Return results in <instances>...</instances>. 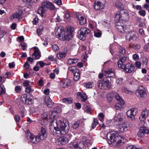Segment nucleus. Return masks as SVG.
<instances>
[{"label": "nucleus", "instance_id": "f257e3e1", "mask_svg": "<svg viewBox=\"0 0 149 149\" xmlns=\"http://www.w3.org/2000/svg\"><path fill=\"white\" fill-rule=\"evenodd\" d=\"M49 114L50 116H49V122L50 123L51 125L53 126L54 128H56V127H58V125L57 120L54 118L55 116L57 114V111H50ZM59 122L60 129L58 127L55 129L56 130L59 132L61 134L65 135L66 134L69 132L70 129L68 122H64L61 120H59Z\"/></svg>", "mask_w": 149, "mask_h": 149}, {"label": "nucleus", "instance_id": "f03ea898", "mask_svg": "<svg viewBox=\"0 0 149 149\" xmlns=\"http://www.w3.org/2000/svg\"><path fill=\"white\" fill-rule=\"evenodd\" d=\"M118 133L117 131H113L108 133L107 135L109 143L112 144L114 147H120L122 143V140L124 139L123 136L116 135Z\"/></svg>", "mask_w": 149, "mask_h": 149}, {"label": "nucleus", "instance_id": "7ed1b4c3", "mask_svg": "<svg viewBox=\"0 0 149 149\" xmlns=\"http://www.w3.org/2000/svg\"><path fill=\"white\" fill-rule=\"evenodd\" d=\"M55 34L58 36L59 39L61 40H69L72 37L71 35H68V33H65L64 31V28L60 26L55 30Z\"/></svg>", "mask_w": 149, "mask_h": 149}, {"label": "nucleus", "instance_id": "20e7f679", "mask_svg": "<svg viewBox=\"0 0 149 149\" xmlns=\"http://www.w3.org/2000/svg\"><path fill=\"white\" fill-rule=\"evenodd\" d=\"M97 86L102 89H109L111 88V83L109 79H107L104 81H103L99 80L97 82Z\"/></svg>", "mask_w": 149, "mask_h": 149}, {"label": "nucleus", "instance_id": "39448f33", "mask_svg": "<svg viewBox=\"0 0 149 149\" xmlns=\"http://www.w3.org/2000/svg\"><path fill=\"white\" fill-rule=\"evenodd\" d=\"M90 32V30L88 28H82L78 32V36L80 40H84Z\"/></svg>", "mask_w": 149, "mask_h": 149}, {"label": "nucleus", "instance_id": "423d86ee", "mask_svg": "<svg viewBox=\"0 0 149 149\" xmlns=\"http://www.w3.org/2000/svg\"><path fill=\"white\" fill-rule=\"evenodd\" d=\"M26 135L27 139L32 143H37L40 140L38 136H34L28 130L26 132Z\"/></svg>", "mask_w": 149, "mask_h": 149}, {"label": "nucleus", "instance_id": "0eeeda50", "mask_svg": "<svg viewBox=\"0 0 149 149\" xmlns=\"http://www.w3.org/2000/svg\"><path fill=\"white\" fill-rule=\"evenodd\" d=\"M106 3L105 0H96L94 4V9L96 10H100L103 9Z\"/></svg>", "mask_w": 149, "mask_h": 149}, {"label": "nucleus", "instance_id": "6e6552de", "mask_svg": "<svg viewBox=\"0 0 149 149\" xmlns=\"http://www.w3.org/2000/svg\"><path fill=\"white\" fill-rule=\"evenodd\" d=\"M135 68L134 64L128 63L121 69H123L126 72L131 73L134 70Z\"/></svg>", "mask_w": 149, "mask_h": 149}, {"label": "nucleus", "instance_id": "1a4fd4ad", "mask_svg": "<svg viewBox=\"0 0 149 149\" xmlns=\"http://www.w3.org/2000/svg\"><path fill=\"white\" fill-rule=\"evenodd\" d=\"M138 36V33L135 31L130 32L128 33L126 36V40L131 41L136 40Z\"/></svg>", "mask_w": 149, "mask_h": 149}, {"label": "nucleus", "instance_id": "9d476101", "mask_svg": "<svg viewBox=\"0 0 149 149\" xmlns=\"http://www.w3.org/2000/svg\"><path fill=\"white\" fill-rule=\"evenodd\" d=\"M137 112V109L134 108L128 110L126 114L128 117L133 120L134 118V116L136 114Z\"/></svg>", "mask_w": 149, "mask_h": 149}, {"label": "nucleus", "instance_id": "9b49d317", "mask_svg": "<svg viewBox=\"0 0 149 149\" xmlns=\"http://www.w3.org/2000/svg\"><path fill=\"white\" fill-rule=\"evenodd\" d=\"M50 116L49 112H45L42 115V119L41 120V123L44 125L48 124L49 121V116Z\"/></svg>", "mask_w": 149, "mask_h": 149}, {"label": "nucleus", "instance_id": "f8f14e48", "mask_svg": "<svg viewBox=\"0 0 149 149\" xmlns=\"http://www.w3.org/2000/svg\"><path fill=\"white\" fill-rule=\"evenodd\" d=\"M149 133V129L145 127H140L139 131L137 134L140 137H143L145 134H148Z\"/></svg>", "mask_w": 149, "mask_h": 149}, {"label": "nucleus", "instance_id": "ddd939ff", "mask_svg": "<svg viewBox=\"0 0 149 149\" xmlns=\"http://www.w3.org/2000/svg\"><path fill=\"white\" fill-rule=\"evenodd\" d=\"M138 97L140 98H145L147 96V93L146 90L144 88L141 89L139 88L136 92Z\"/></svg>", "mask_w": 149, "mask_h": 149}, {"label": "nucleus", "instance_id": "4468645a", "mask_svg": "<svg viewBox=\"0 0 149 149\" xmlns=\"http://www.w3.org/2000/svg\"><path fill=\"white\" fill-rule=\"evenodd\" d=\"M124 13V12L122 10L120 11H118L116 13L115 19L117 23L123 20Z\"/></svg>", "mask_w": 149, "mask_h": 149}, {"label": "nucleus", "instance_id": "2eb2a0df", "mask_svg": "<svg viewBox=\"0 0 149 149\" xmlns=\"http://www.w3.org/2000/svg\"><path fill=\"white\" fill-rule=\"evenodd\" d=\"M42 7L48 8L50 10H54L55 8V6L51 2L46 1L42 3Z\"/></svg>", "mask_w": 149, "mask_h": 149}, {"label": "nucleus", "instance_id": "dca6fc26", "mask_svg": "<svg viewBox=\"0 0 149 149\" xmlns=\"http://www.w3.org/2000/svg\"><path fill=\"white\" fill-rule=\"evenodd\" d=\"M116 28L119 31L123 33L125 32L126 29V25L119 23H118L116 25Z\"/></svg>", "mask_w": 149, "mask_h": 149}, {"label": "nucleus", "instance_id": "f3484780", "mask_svg": "<svg viewBox=\"0 0 149 149\" xmlns=\"http://www.w3.org/2000/svg\"><path fill=\"white\" fill-rule=\"evenodd\" d=\"M148 111L146 109L143 110L142 111L141 115L139 117V119L141 121L143 122L145 119L148 116Z\"/></svg>", "mask_w": 149, "mask_h": 149}, {"label": "nucleus", "instance_id": "a211bd4d", "mask_svg": "<svg viewBox=\"0 0 149 149\" xmlns=\"http://www.w3.org/2000/svg\"><path fill=\"white\" fill-rule=\"evenodd\" d=\"M68 140L67 137L65 136H62L56 140V142L59 143L58 144H60L63 145L66 144Z\"/></svg>", "mask_w": 149, "mask_h": 149}, {"label": "nucleus", "instance_id": "6ab92c4d", "mask_svg": "<svg viewBox=\"0 0 149 149\" xmlns=\"http://www.w3.org/2000/svg\"><path fill=\"white\" fill-rule=\"evenodd\" d=\"M127 57L125 56L121 57L119 59L118 62V65L119 68H121L125 65L124 63L127 60Z\"/></svg>", "mask_w": 149, "mask_h": 149}, {"label": "nucleus", "instance_id": "aec40b11", "mask_svg": "<svg viewBox=\"0 0 149 149\" xmlns=\"http://www.w3.org/2000/svg\"><path fill=\"white\" fill-rule=\"evenodd\" d=\"M22 18V13H19V12H16L14 13L10 16V19L12 20H13L15 18L19 19Z\"/></svg>", "mask_w": 149, "mask_h": 149}, {"label": "nucleus", "instance_id": "412c9836", "mask_svg": "<svg viewBox=\"0 0 149 149\" xmlns=\"http://www.w3.org/2000/svg\"><path fill=\"white\" fill-rule=\"evenodd\" d=\"M105 76L108 78V79L109 78L110 81H111V79L110 77H113L114 76V74L112 70H109L105 71Z\"/></svg>", "mask_w": 149, "mask_h": 149}, {"label": "nucleus", "instance_id": "4be33fe9", "mask_svg": "<svg viewBox=\"0 0 149 149\" xmlns=\"http://www.w3.org/2000/svg\"><path fill=\"white\" fill-rule=\"evenodd\" d=\"M114 119L116 121L121 122L123 120V116L122 113H119L116 115Z\"/></svg>", "mask_w": 149, "mask_h": 149}, {"label": "nucleus", "instance_id": "5701e85b", "mask_svg": "<svg viewBox=\"0 0 149 149\" xmlns=\"http://www.w3.org/2000/svg\"><path fill=\"white\" fill-rule=\"evenodd\" d=\"M40 54L39 52L38 49H35L34 53L32 54L33 58L35 59H38L40 58Z\"/></svg>", "mask_w": 149, "mask_h": 149}, {"label": "nucleus", "instance_id": "b1692460", "mask_svg": "<svg viewBox=\"0 0 149 149\" xmlns=\"http://www.w3.org/2000/svg\"><path fill=\"white\" fill-rule=\"evenodd\" d=\"M45 102L49 107H51L52 106L53 102L52 100L48 96L45 97Z\"/></svg>", "mask_w": 149, "mask_h": 149}, {"label": "nucleus", "instance_id": "393cba45", "mask_svg": "<svg viewBox=\"0 0 149 149\" xmlns=\"http://www.w3.org/2000/svg\"><path fill=\"white\" fill-rule=\"evenodd\" d=\"M114 97L116 100L120 102L122 104H124V102L120 97L119 94L115 92H114Z\"/></svg>", "mask_w": 149, "mask_h": 149}, {"label": "nucleus", "instance_id": "a878e982", "mask_svg": "<svg viewBox=\"0 0 149 149\" xmlns=\"http://www.w3.org/2000/svg\"><path fill=\"white\" fill-rule=\"evenodd\" d=\"M70 81L68 79H66L61 82V86L63 88H66L70 85Z\"/></svg>", "mask_w": 149, "mask_h": 149}, {"label": "nucleus", "instance_id": "bb28decb", "mask_svg": "<svg viewBox=\"0 0 149 149\" xmlns=\"http://www.w3.org/2000/svg\"><path fill=\"white\" fill-rule=\"evenodd\" d=\"M118 127L120 131L121 132H123L127 130L125 123L119 124Z\"/></svg>", "mask_w": 149, "mask_h": 149}, {"label": "nucleus", "instance_id": "cd10ccee", "mask_svg": "<svg viewBox=\"0 0 149 149\" xmlns=\"http://www.w3.org/2000/svg\"><path fill=\"white\" fill-rule=\"evenodd\" d=\"M84 146V144L83 142H81L79 143H75V146L72 149H83Z\"/></svg>", "mask_w": 149, "mask_h": 149}, {"label": "nucleus", "instance_id": "c85d7f7f", "mask_svg": "<svg viewBox=\"0 0 149 149\" xmlns=\"http://www.w3.org/2000/svg\"><path fill=\"white\" fill-rule=\"evenodd\" d=\"M129 47L134 49L138 50L141 48L140 45L136 43H131L129 44Z\"/></svg>", "mask_w": 149, "mask_h": 149}, {"label": "nucleus", "instance_id": "c756f323", "mask_svg": "<svg viewBox=\"0 0 149 149\" xmlns=\"http://www.w3.org/2000/svg\"><path fill=\"white\" fill-rule=\"evenodd\" d=\"M77 17L79 20L80 24L81 25H83L86 23V19L83 16L79 15L77 16Z\"/></svg>", "mask_w": 149, "mask_h": 149}, {"label": "nucleus", "instance_id": "7c9ffc66", "mask_svg": "<svg viewBox=\"0 0 149 149\" xmlns=\"http://www.w3.org/2000/svg\"><path fill=\"white\" fill-rule=\"evenodd\" d=\"M62 100L63 102L67 104L72 103L73 101L72 99L70 97L64 98L62 99Z\"/></svg>", "mask_w": 149, "mask_h": 149}, {"label": "nucleus", "instance_id": "2f4dec72", "mask_svg": "<svg viewBox=\"0 0 149 149\" xmlns=\"http://www.w3.org/2000/svg\"><path fill=\"white\" fill-rule=\"evenodd\" d=\"M66 55V53L65 52H59L57 54V56L59 59H63L65 57Z\"/></svg>", "mask_w": 149, "mask_h": 149}, {"label": "nucleus", "instance_id": "473e14b6", "mask_svg": "<svg viewBox=\"0 0 149 149\" xmlns=\"http://www.w3.org/2000/svg\"><path fill=\"white\" fill-rule=\"evenodd\" d=\"M73 74L74 75V80L76 81H78L79 79L80 75L79 70H78V71H76Z\"/></svg>", "mask_w": 149, "mask_h": 149}, {"label": "nucleus", "instance_id": "72a5a7b5", "mask_svg": "<svg viewBox=\"0 0 149 149\" xmlns=\"http://www.w3.org/2000/svg\"><path fill=\"white\" fill-rule=\"evenodd\" d=\"M114 97V92H111L107 95V100L109 102H111L112 100L113 97Z\"/></svg>", "mask_w": 149, "mask_h": 149}, {"label": "nucleus", "instance_id": "f704fd0d", "mask_svg": "<svg viewBox=\"0 0 149 149\" xmlns=\"http://www.w3.org/2000/svg\"><path fill=\"white\" fill-rule=\"evenodd\" d=\"M44 7H42L39 8L38 10V12L41 15H43L45 14L46 12V9L44 8Z\"/></svg>", "mask_w": 149, "mask_h": 149}, {"label": "nucleus", "instance_id": "c9c22d12", "mask_svg": "<svg viewBox=\"0 0 149 149\" xmlns=\"http://www.w3.org/2000/svg\"><path fill=\"white\" fill-rule=\"evenodd\" d=\"M83 109L87 113H89L91 111L90 107L86 104L84 105L83 107Z\"/></svg>", "mask_w": 149, "mask_h": 149}, {"label": "nucleus", "instance_id": "e433bc0d", "mask_svg": "<svg viewBox=\"0 0 149 149\" xmlns=\"http://www.w3.org/2000/svg\"><path fill=\"white\" fill-rule=\"evenodd\" d=\"M69 70L72 72L73 74L76 71H78V70L77 69V67L75 66L70 67L69 68Z\"/></svg>", "mask_w": 149, "mask_h": 149}, {"label": "nucleus", "instance_id": "4c0bfd02", "mask_svg": "<svg viewBox=\"0 0 149 149\" xmlns=\"http://www.w3.org/2000/svg\"><path fill=\"white\" fill-rule=\"evenodd\" d=\"M38 136L40 140H43L46 138L47 134H43L39 132Z\"/></svg>", "mask_w": 149, "mask_h": 149}, {"label": "nucleus", "instance_id": "58836bf2", "mask_svg": "<svg viewBox=\"0 0 149 149\" xmlns=\"http://www.w3.org/2000/svg\"><path fill=\"white\" fill-rule=\"evenodd\" d=\"M98 121L97 119L94 118V121L92 123L91 125L92 128L93 129L95 128L96 125L98 124Z\"/></svg>", "mask_w": 149, "mask_h": 149}, {"label": "nucleus", "instance_id": "ea45409f", "mask_svg": "<svg viewBox=\"0 0 149 149\" xmlns=\"http://www.w3.org/2000/svg\"><path fill=\"white\" fill-rule=\"evenodd\" d=\"M79 93L81 95V100L83 102H85L86 101L87 98V97L86 94H81L80 93Z\"/></svg>", "mask_w": 149, "mask_h": 149}, {"label": "nucleus", "instance_id": "a19ab883", "mask_svg": "<svg viewBox=\"0 0 149 149\" xmlns=\"http://www.w3.org/2000/svg\"><path fill=\"white\" fill-rule=\"evenodd\" d=\"M2 85L0 84V95L5 93L6 90L3 86H2Z\"/></svg>", "mask_w": 149, "mask_h": 149}, {"label": "nucleus", "instance_id": "79ce46f5", "mask_svg": "<svg viewBox=\"0 0 149 149\" xmlns=\"http://www.w3.org/2000/svg\"><path fill=\"white\" fill-rule=\"evenodd\" d=\"M116 6L118 9H120L122 10L123 8V4L121 2H118L115 4Z\"/></svg>", "mask_w": 149, "mask_h": 149}, {"label": "nucleus", "instance_id": "37998d69", "mask_svg": "<svg viewBox=\"0 0 149 149\" xmlns=\"http://www.w3.org/2000/svg\"><path fill=\"white\" fill-rule=\"evenodd\" d=\"M102 34V33L100 31H96L94 32V36L97 38L100 37Z\"/></svg>", "mask_w": 149, "mask_h": 149}, {"label": "nucleus", "instance_id": "c03bdc74", "mask_svg": "<svg viewBox=\"0 0 149 149\" xmlns=\"http://www.w3.org/2000/svg\"><path fill=\"white\" fill-rule=\"evenodd\" d=\"M123 104H122L119 102L117 103L116 104L115 108L117 110H118L121 108L123 106Z\"/></svg>", "mask_w": 149, "mask_h": 149}, {"label": "nucleus", "instance_id": "a18cd8bd", "mask_svg": "<svg viewBox=\"0 0 149 149\" xmlns=\"http://www.w3.org/2000/svg\"><path fill=\"white\" fill-rule=\"evenodd\" d=\"M116 82L117 84L119 85L122 84L124 83V80L122 78H118L116 80Z\"/></svg>", "mask_w": 149, "mask_h": 149}, {"label": "nucleus", "instance_id": "49530a36", "mask_svg": "<svg viewBox=\"0 0 149 149\" xmlns=\"http://www.w3.org/2000/svg\"><path fill=\"white\" fill-rule=\"evenodd\" d=\"M70 16L69 13H67L65 15V20L67 22H69L70 20Z\"/></svg>", "mask_w": 149, "mask_h": 149}, {"label": "nucleus", "instance_id": "de8ad7c7", "mask_svg": "<svg viewBox=\"0 0 149 149\" xmlns=\"http://www.w3.org/2000/svg\"><path fill=\"white\" fill-rule=\"evenodd\" d=\"M125 48L121 47L119 48V52L121 54L123 55L125 54Z\"/></svg>", "mask_w": 149, "mask_h": 149}, {"label": "nucleus", "instance_id": "09e8293b", "mask_svg": "<svg viewBox=\"0 0 149 149\" xmlns=\"http://www.w3.org/2000/svg\"><path fill=\"white\" fill-rule=\"evenodd\" d=\"M27 97V95L26 94H24L22 95L21 97V101L23 103L24 102H25V100H26Z\"/></svg>", "mask_w": 149, "mask_h": 149}, {"label": "nucleus", "instance_id": "8fccbe9b", "mask_svg": "<svg viewBox=\"0 0 149 149\" xmlns=\"http://www.w3.org/2000/svg\"><path fill=\"white\" fill-rule=\"evenodd\" d=\"M98 117L99 120L102 121L104 118V116L103 113H100L99 114Z\"/></svg>", "mask_w": 149, "mask_h": 149}, {"label": "nucleus", "instance_id": "3c124183", "mask_svg": "<svg viewBox=\"0 0 149 149\" xmlns=\"http://www.w3.org/2000/svg\"><path fill=\"white\" fill-rule=\"evenodd\" d=\"M33 91V89L31 88L30 86H27L26 88L25 91L28 93H30Z\"/></svg>", "mask_w": 149, "mask_h": 149}, {"label": "nucleus", "instance_id": "603ef678", "mask_svg": "<svg viewBox=\"0 0 149 149\" xmlns=\"http://www.w3.org/2000/svg\"><path fill=\"white\" fill-rule=\"evenodd\" d=\"M138 13L140 15L142 16H144L146 15V11L142 9H141L139 10Z\"/></svg>", "mask_w": 149, "mask_h": 149}, {"label": "nucleus", "instance_id": "864d4df0", "mask_svg": "<svg viewBox=\"0 0 149 149\" xmlns=\"http://www.w3.org/2000/svg\"><path fill=\"white\" fill-rule=\"evenodd\" d=\"M46 132L47 131L45 126H44L41 127L40 129V132L43 134H46Z\"/></svg>", "mask_w": 149, "mask_h": 149}, {"label": "nucleus", "instance_id": "5fc2aeb1", "mask_svg": "<svg viewBox=\"0 0 149 149\" xmlns=\"http://www.w3.org/2000/svg\"><path fill=\"white\" fill-rule=\"evenodd\" d=\"M55 21L56 22H59L61 20V19L60 17V16L58 15H56L54 16Z\"/></svg>", "mask_w": 149, "mask_h": 149}, {"label": "nucleus", "instance_id": "6e6d98bb", "mask_svg": "<svg viewBox=\"0 0 149 149\" xmlns=\"http://www.w3.org/2000/svg\"><path fill=\"white\" fill-rule=\"evenodd\" d=\"M79 125V123L78 122H76L73 123L72 127L74 129H76L78 127Z\"/></svg>", "mask_w": 149, "mask_h": 149}, {"label": "nucleus", "instance_id": "4d7b16f0", "mask_svg": "<svg viewBox=\"0 0 149 149\" xmlns=\"http://www.w3.org/2000/svg\"><path fill=\"white\" fill-rule=\"evenodd\" d=\"M67 30L70 34H71L74 31V29L73 27L69 26Z\"/></svg>", "mask_w": 149, "mask_h": 149}, {"label": "nucleus", "instance_id": "13d9d810", "mask_svg": "<svg viewBox=\"0 0 149 149\" xmlns=\"http://www.w3.org/2000/svg\"><path fill=\"white\" fill-rule=\"evenodd\" d=\"M52 49L55 52L56 51H57L59 49V48L58 46L56 45H52Z\"/></svg>", "mask_w": 149, "mask_h": 149}, {"label": "nucleus", "instance_id": "bf43d9fd", "mask_svg": "<svg viewBox=\"0 0 149 149\" xmlns=\"http://www.w3.org/2000/svg\"><path fill=\"white\" fill-rule=\"evenodd\" d=\"M26 1L28 2L29 3V5L31 6L32 5V3L33 2L36 3L38 0H26Z\"/></svg>", "mask_w": 149, "mask_h": 149}, {"label": "nucleus", "instance_id": "052dcab7", "mask_svg": "<svg viewBox=\"0 0 149 149\" xmlns=\"http://www.w3.org/2000/svg\"><path fill=\"white\" fill-rule=\"evenodd\" d=\"M15 90L17 92H19L21 91V87L20 86H17L15 87Z\"/></svg>", "mask_w": 149, "mask_h": 149}, {"label": "nucleus", "instance_id": "680f3d73", "mask_svg": "<svg viewBox=\"0 0 149 149\" xmlns=\"http://www.w3.org/2000/svg\"><path fill=\"white\" fill-rule=\"evenodd\" d=\"M11 74V73L10 72H6V74H4L3 77L5 78H9L10 77Z\"/></svg>", "mask_w": 149, "mask_h": 149}, {"label": "nucleus", "instance_id": "e2e57ef3", "mask_svg": "<svg viewBox=\"0 0 149 149\" xmlns=\"http://www.w3.org/2000/svg\"><path fill=\"white\" fill-rule=\"evenodd\" d=\"M93 84L91 82H88L86 85V87L88 88H91L93 86Z\"/></svg>", "mask_w": 149, "mask_h": 149}, {"label": "nucleus", "instance_id": "0e129e2a", "mask_svg": "<svg viewBox=\"0 0 149 149\" xmlns=\"http://www.w3.org/2000/svg\"><path fill=\"white\" fill-rule=\"evenodd\" d=\"M132 57L133 59L135 61L138 60L139 58V56L136 54H133Z\"/></svg>", "mask_w": 149, "mask_h": 149}, {"label": "nucleus", "instance_id": "69168bd1", "mask_svg": "<svg viewBox=\"0 0 149 149\" xmlns=\"http://www.w3.org/2000/svg\"><path fill=\"white\" fill-rule=\"evenodd\" d=\"M136 67L138 68H139L141 67V63L139 61H136L135 63Z\"/></svg>", "mask_w": 149, "mask_h": 149}, {"label": "nucleus", "instance_id": "338daca9", "mask_svg": "<svg viewBox=\"0 0 149 149\" xmlns=\"http://www.w3.org/2000/svg\"><path fill=\"white\" fill-rule=\"evenodd\" d=\"M136 148H137L133 145L128 146L127 147V149H136Z\"/></svg>", "mask_w": 149, "mask_h": 149}, {"label": "nucleus", "instance_id": "774afa93", "mask_svg": "<svg viewBox=\"0 0 149 149\" xmlns=\"http://www.w3.org/2000/svg\"><path fill=\"white\" fill-rule=\"evenodd\" d=\"M75 146V144H74L72 142H71L68 145V147L70 148L71 149H72V148H74V147Z\"/></svg>", "mask_w": 149, "mask_h": 149}]
</instances>
